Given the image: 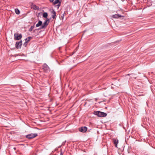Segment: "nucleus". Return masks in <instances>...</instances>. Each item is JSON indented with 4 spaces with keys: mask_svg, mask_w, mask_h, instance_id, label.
Masks as SVG:
<instances>
[{
    "mask_svg": "<svg viewBox=\"0 0 155 155\" xmlns=\"http://www.w3.org/2000/svg\"><path fill=\"white\" fill-rule=\"evenodd\" d=\"M94 114L100 117H104L107 115L106 113L100 111H94Z\"/></svg>",
    "mask_w": 155,
    "mask_h": 155,
    "instance_id": "nucleus-1",
    "label": "nucleus"
},
{
    "mask_svg": "<svg viewBox=\"0 0 155 155\" xmlns=\"http://www.w3.org/2000/svg\"><path fill=\"white\" fill-rule=\"evenodd\" d=\"M38 136L37 134H31L26 136V137L28 139L33 138Z\"/></svg>",
    "mask_w": 155,
    "mask_h": 155,
    "instance_id": "nucleus-2",
    "label": "nucleus"
},
{
    "mask_svg": "<svg viewBox=\"0 0 155 155\" xmlns=\"http://www.w3.org/2000/svg\"><path fill=\"white\" fill-rule=\"evenodd\" d=\"M14 39L15 40H18L21 39L22 35L21 34L19 35L17 33H15L14 35Z\"/></svg>",
    "mask_w": 155,
    "mask_h": 155,
    "instance_id": "nucleus-3",
    "label": "nucleus"
},
{
    "mask_svg": "<svg viewBox=\"0 0 155 155\" xmlns=\"http://www.w3.org/2000/svg\"><path fill=\"white\" fill-rule=\"evenodd\" d=\"M22 44V41H17L16 42L15 47L17 49L20 48H21Z\"/></svg>",
    "mask_w": 155,
    "mask_h": 155,
    "instance_id": "nucleus-4",
    "label": "nucleus"
},
{
    "mask_svg": "<svg viewBox=\"0 0 155 155\" xmlns=\"http://www.w3.org/2000/svg\"><path fill=\"white\" fill-rule=\"evenodd\" d=\"M49 21V20L48 19L46 20L41 26V28L42 29L46 27L48 24Z\"/></svg>",
    "mask_w": 155,
    "mask_h": 155,
    "instance_id": "nucleus-5",
    "label": "nucleus"
},
{
    "mask_svg": "<svg viewBox=\"0 0 155 155\" xmlns=\"http://www.w3.org/2000/svg\"><path fill=\"white\" fill-rule=\"evenodd\" d=\"M43 69L45 72H48L50 70L48 66L46 64H44Z\"/></svg>",
    "mask_w": 155,
    "mask_h": 155,
    "instance_id": "nucleus-6",
    "label": "nucleus"
},
{
    "mask_svg": "<svg viewBox=\"0 0 155 155\" xmlns=\"http://www.w3.org/2000/svg\"><path fill=\"white\" fill-rule=\"evenodd\" d=\"M87 128L86 127H81L79 128V131L81 132L84 133L87 131Z\"/></svg>",
    "mask_w": 155,
    "mask_h": 155,
    "instance_id": "nucleus-7",
    "label": "nucleus"
},
{
    "mask_svg": "<svg viewBox=\"0 0 155 155\" xmlns=\"http://www.w3.org/2000/svg\"><path fill=\"white\" fill-rule=\"evenodd\" d=\"M31 8L35 10H38L39 9V7L37 6L36 5L33 4L31 6Z\"/></svg>",
    "mask_w": 155,
    "mask_h": 155,
    "instance_id": "nucleus-8",
    "label": "nucleus"
},
{
    "mask_svg": "<svg viewBox=\"0 0 155 155\" xmlns=\"http://www.w3.org/2000/svg\"><path fill=\"white\" fill-rule=\"evenodd\" d=\"M118 140L117 139H113V142L114 144V145L116 147H117V144L118 143Z\"/></svg>",
    "mask_w": 155,
    "mask_h": 155,
    "instance_id": "nucleus-9",
    "label": "nucleus"
},
{
    "mask_svg": "<svg viewBox=\"0 0 155 155\" xmlns=\"http://www.w3.org/2000/svg\"><path fill=\"white\" fill-rule=\"evenodd\" d=\"M51 13L53 14L51 16L54 19L55 18L56 12L53 9L51 12Z\"/></svg>",
    "mask_w": 155,
    "mask_h": 155,
    "instance_id": "nucleus-10",
    "label": "nucleus"
},
{
    "mask_svg": "<svg viewBox=\"0 0 155 155\" xmlns=\"http://www.w3.org/2000/svg\"><path fill=\"white\" fill-rule=\"evenodd\" d=\"M122 17V16L121 15H120L118 14L114 15L112 16V17L113 18H118L120 17Z\"/></svg>",
    "mask_w": 155,
    "mask_h": 155,
    "instance_id": "nucleus-11",
    "label": "nucleus"
},
{
    "mask_svg": "<svg viewBox=\"0 0 155 155\" xmlns=\"http://www.w3.org/2000/svg\"><path fill=\"white\" fill-rule=\"evenodd\" d=\"M42 24V22L41 21H39L38 23L36 25V26L37 27H38L41 25Z\"/></svg>",
    "mask_w": 155,
    "mask_h": 155,
    "instance_id": "nucleus-12",
    "label": "nucleus"
},
{
    "mask_svg": "<svg viewBox=\"0 0 155 155\" xmlns=\"http://www.w3.org/2000/svg\"><path fill=\"white\" fill-rule=\"evenodd\" d=\"M48 14L47 12H44L43 14V17L46 18L48 16Z\"/></svg>",
    "mask_w": 155,
    "mask_h": 155,
    "instance_id": "nucleus-13",
    "label": "nucleus"
},
{
    "mask_svg": "<svg viewBox=\"0 0 155 155\" xmlns=\"http://www.w3.org/2000/svg\"><path fill=\"white\" fill-rule=\"evenodd\" d=\"M15 13L17 15H19L20 14V11L17 8H16L15 9Z\"/></svg>",
    "mask_w": 155,
    "mask_h": 155,
    "instance_id": "nucleus-14",
    "label": "nucleus"
},
{
    "mask_svg": "<svg viewBox=\"0 0 155 155\" xmlns=\"http://www.w3.org/2000/svg\"><path fill=\"white\" fill-rule=\"evenodd\" d=\"M31 38V37H28L25 39V40L26 42H28L30 40Z\"/></svg>",
    "mask_w": 155,
    "mask_h": 155,
    "instance_id": "nucleus-15",
    "label": "nucleus"
},
{
    "mask_svg": "<svg viewBox=\"0 0 155 155\" xmlns=\"http://www.w3.org/2000/svg\"><path fill=\"white\" fill-rule=\"evenodd\" d=\"M60 2L59 0H55L54 2H53V3L54 5H55L58 3H59Z\"/></svg>",
    "mask_w": 155,
    "mask_h": 155,
    "instance_id": "nucleus-16",
    "label": "nucleus"
},
{
    "mask_svg": "<svg viewBox=\"0 0 155 155\" xmlns=\"http://www.w3.org/2000/svg\"><path fill=\"white\" fill-rule=\"evenodd\" d=\"M34 28V26H31V28H30L29 29V31H32V30Z\"/></svg>",
    "mask_w": 155,
    "mask_h": 155,
    "instance_id": "nucleus-17",
    "label": "nucleus"
},
{
    "mask_svg": "<svg viewBox=\"0 0 155 155\" xmlns=\"http://www.w3.org/2000/svg\"><path fill=\"white\" fill-rule=\"evenodd\" d=\"M61 2H60L57 5V6H58V8L61 5Z\"/></svg>",
    "mask_w": 155,
    "mask_h": 155,
    "instance_id": "nucleus-18",
    "label": "nucleus"
},
{
    "mask_svg": "<svg viewBox=\"0 0 155 155\" xmlns=\"http://www.w3.org/2000/svg\"><path fill=\"white\" fill-rule=\"evenodd\" d=\"M23 45L25 46V47H26V45H27V43H26V42H25V43L24 44V45Z\"/></svg>",
    "mask_w": 155,
    "mask_h": 155,
    "instance_id": "nucleus-19",
    "label": "nucleus"
},
{
    "mask_svg": "<svg viewBox=\"0 0 155 155\" xmlns=\"http://www.w3.org/2000/svg\"><path fill=\"white\" fill-rule=\"evenodd\" d=\"M60 155H63V153L62 152H61Z\"/></svg>",
    "mask_w": 155,
    "mask_h": 155,
    "instance_id": "nucleus-20",
    "label": "nucleus"
},
{
    "mask_svg": "<svg viewBox=\"0 0 155 155\" xmlns=\"http://www.w3.org/2000/svg\"><path fill=\"white\" fill-rule=\"evenodd\" d=\"M50 1L51 2H53L54 1V0H50Z\"/></svg>",
    "mask_w": 155,
    "mask_h": 155,
    "instance_id": "nucleus-21",
    "label": "nucleus"
},
{
    "mask_svg": "<svg viewBox=\"0 0 155 155\" xmlns=\"http://www.w3.org/2000/svg\"><path fill=\"white\" fill-rule=\"evenodd\" d=\"M14 149L15 150V149H16V148H15V147H14Z\"/></svg>",
    "mask_w": 155,
    "mask_h": 155,
    "instance_id": "nucleus-22",
    "label": "nucleus"
}]
</instances>
